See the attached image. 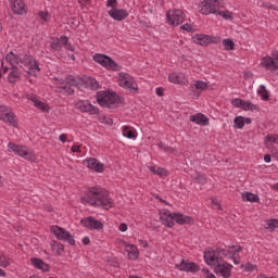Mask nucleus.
I'll return each instance as SVG.
<instances>
[{"label":"nucleus","instance_id":"nucleus-1","mask_svg":"<svg viewBox=\"0 0 278 278\" xmlns=\"http://www.w3.org/2000/svg\"><path fill=\"white\" fill-rule=\"evenodd\" d=\"M80 201L85 205L88 203L93 207H102L103 210H110L112 207V198H110V192L102 188H89Z\"/></svg>","mask_w":278,"mask_h":278},{"label":"nucleus","instance_id":"nucleus-2","mask_svg":"<svg viewBox=\"0 0 278 278\" xmlns=\"http://www.w3.org/2000/svg\"><path fill=\"white\" fill-rule=\"evenodd\" d=\"M220 8H225L224 0H203L200 12L204 14V16H208V14H218V16L226 18V21H233V14L229 11H220Z\"/></svg>","mask_w":278,"mask_h":278},{"label":"nucleus","instance_id":"nucleus-3","mask_svg":"<svg viewBox=\"0 0 278 278\" xmlns=\"http://www.w3.org/2000/svg\"><path fill=\"white\" fill-rule=\"evenodd\" d=\"M99 105L114 110L121 103V97L114 92L99 91L96 96Z\"/></svg>","mask_w":278,"mask_h":278},{"label":"nucleus","instance_id":"nucleus-4","mask_svg":"<svg viewBox=\"0 0 278 278\" xmlns=\"http://www.w3.org/2000/svg\"><path fill=\"white\" fill-rule=\"evenodd\" d=\"M60 85L59 89L61 92H65V94H73L75 92L74 88H84V79L79 77L75 78V76H67L65 81H60Z\"/></svg>","mask_w":278,"mask_h":278},{"label":"nucleus","instance_id":"nucleus-5","mask_svg":"<svg viewBox=\"0 0 278 278\" xmlns=\"http://www.w3.org/2000/svg\"><path fill=\"white\" fill-rule=\"evenodd\" d=\"M106 8H111L108 12L109 16L113 18V21H125L127 16H129V12L125 9H118V1L117 0H108Z\"/></svg>","mask_w":278,"mask_h":278},{"label":"nucleus","instance_id":"nucleus-6","mask_svg":"<svg viewBox=\"0 0 278 278\" xmlns=\"http://www.w3.org/2000/svg\"><path fill=\"white\" fill-rule=\"evenodd\" d=\"M93 60L98 64H101V66H103L108 71H121V68L118 67V64L112 58L105 54L96 53L93 55Z\"/></svg>","mask_w":278,"mask_h":278},{"label":"nucleus","instance_id":"nucleus-7","mask_svg":"<svg viewBox=\"0 0 278 278\" xmlns=\"http://www.w3.org/2000/svg\"><path fill=\"white\" fill-rule=\"evenodd\" d=\"M51 233L55 235L58 240H63L64 242H68L72 247H75V238L71 235V232L66 231V229L60 226H51Z\"/></svg>","mask_w":278,"mask_h":278},{"label":"nucleus","instance_id":"nucleus-8","mask_svg":"<svg viewBox=\"0 0 278 278\" xmlns=\"http://www.w3.org/2000/svg\"><path fill=\"white\" fill-rule=\"evenodd\" d=\"M20 66L21 68H24L26 73H29V71H40L38 62H36V59L29 54L20 58Z\"/></svg>","mask_w":278,"mask_h":278},{"label":"nucleus","instance_id":"nucleus-9","mask_svg":"<svg viewBox=\"0 0 278 278\" xmlns=\"http://www.w3.org/2000/svg\"><path fill=\"white\" fill-rule=\"evenodd\" d=\"M9 149L20 155V157H24V160H28V162H34L36 160V154L34 151L27 150L26 147L16 146L14 143L9 144Z\"/></svg>","mask_w":278,"mask_h":278},{"label":"nucleus","instance_id":"nucleus-10","mask_svg":"<svg viewBox=\"0 0 278 278\" xmlns=\"http://www.w3.org/2000/svg\"><path fill=\"white\" fill-rule=\"evenodd\" d=\"M119 86L126 88V90H134L138 92V84L134 80V76L127 73H119Z\"/></svg>","mask_w":278,"mask_h":278},{"label":"nucleus","instance_id":"nucleus-11","mask_svg":"<svg viewBox=\"0 0 278 278\" xmlns=\"http://www.w3.org/2000/svg\"><path fill=\"white\" fill-rule=\"evenodd\" d=\"M167 23L169 25H181L184 23L186 15L184 14V11L179 9L169 10L166 13Z\"/></svg>","mask_w":278,"mask_h":278},{"label":"nucleus","instance_id":"nucleus-12","mask_svg":"<svg viewBox=\"0 0 278 278\" xmlns=\"http://www.w3.org/2000/svg\"><path fill=\"white\" fill-rule=\"evenodd\" d=\"M262 64L265 66L266 71H278V51L271 52V56L263 58Z\"/></svg>","mask_w":278,"mask_h":278},{"label":"nucleus","instance_id":"nucleus-13","mask_svg":"<svg viewBox=\"0 0 278 278\" xmlns=\"http://www.w3.org/2000/svg\"><path fill=\"white\" fill-rule=\"evenodd\" d=\"M175 268L177 270H182L184 273H199L201 268L194 262L189 260H182L180 264H176Z\"/></svg>","mask_w":278,"mask_h":278},{"label":"nucleus","instance_id":"nucleus-14","mask_svg":"<svg viewBox=\"0 0 278 278\" xmlns=\"http://www.w3.org/2000/svg\"><path fill=\"white\" fill-rule=\"evenodd\" d=\"M80 224L84 226V227H87V229H91V230H99V229H103V223L99 222V219L92 217V216H89L87 218H84L80 220Z\"/></svg>","mask_w":278,"mask_h":278},{"label":"nucleus","instance_id":"nucleus-15","mask_svg":"<svg viewBox=\"0 0 278 278\" xmlns=\"http://www.w3.org/2000/svg\"><path fill=\"white\" fill-rule=\"evenodd\" d=\"M218 251H223V249H217L216 252L214 251H205L204 252V261L208 266H216L220 262V255L218 254Z\"/></svg>","mask_w":278,"mask_h":278},{"label":"nucleus","instance_id":"nucleus-16","mask_svg":"<svg viewBox=\"0 0 278 278\" xmlns=\"http://www.w3.org/2000/svg\"><path fill=\"white\" fill-rule=\"evenodd\" d=\"M76 110H79L80 112H85L87 114H99V108L92 106L90 102L88 101H79L76 103Z\"/></svg>","mask_w":278,"mask_h":278},{"label":"nucleus","instance_id":"nucleus-17","mask_svg":"<svg viewBox=\"0 0 278 278\" xmlns=\"http://www.w3.org/2000/svg\"><path fill=\"white\" fill-rule=\"evenodd\" d=\"M231 268H232L231 264H228V263L220 264L219 262L215 266V273L216 275H220L224 278H229L231 277Z\"/></svg>","mask_w":278,"mask_h":278},{"label":"nucleus","instance_id":"nucleus-18","mask_svg":"<svg viewBox=\"0 0 278 278\" xmlns=\"http://www.w3.org/2000/svg\"><path fill=\"white\" fill-rule=\"evenodd\" d=\"M229 249H235L233 252L231 251H225V250H218V255H225V257H227V255H230L231 260L233 261V264H240V258H238L237 253H240V251H242V247L240 245H230Z\"/></svg>","mask_w":278,"mask_h":278},{"label":"nucleus","instance_id":"nucleus-19","mask_svg":"<svg viewBox=\"0 0 278 278\" xmlns=\"http://www.w3.org/2000/svg\"><path fill=\"white\" fill-rule=\"evenodd\" d=\"M203 90H207V83L203 80H195L194 84L190 85V91L195 97H200Z\"/></svg>","mask_w":278,"mask_h":278},{"label":"nucleus","instance_id":"nucleus-20","mask_svg":"<svg viewBox=\"0 0 278 278\" xmlns=\"http://www.w3.org/2000/svg\"><path fill=\"white\" fill-rule=\"evenodd\" d=\"M85 164H87L88 168L91 170H94L96 173H103V163L99 162V160L94 157L87 159L84 161Z\"/></svg>","mask_w":278,"mask_h":278},{"label":"nucleus","instance_id":"nucleus-21","mask_svg":"<svg viewBox=\"0 0 278 278\" xmlns=\"http://www.w3.org/2000/svg\"><path fill=\"white\" fill-rule=\"evenodd\" d=\"M191 123H195L197 125H201L202 127H206V125H210V118L205 116L203 113H197L194 115H191L189 117Z\"/></svg>","mask_w":278,"mask_h":278},{"label":"nucleus","instance_id":"nucleus-22","mask_svg":"<svg viewBox=\"0 0 278 278\" xmlns=\"http://www.w3.org/2000/svg\"><path fill=\"white\" fill-rule=\"evenodd\" d=\"M160 219L162 225H165V227H175V213L165 212L161 215Z\"/></svg>","mask_w":278,"mask_h":278},{"label":"nucleus","instance_id":"nucleus-23","mask_svg":"<svg viewBox=\"0 0 278 278\" xmlns=\"http://www.w3.org/2000/svg\"><path fill=\"white\" fill-rule=\"evenodd\" d=\"M174 220L177 223V225H192V223H194L192 217L181 213H174Z\"/></svg>","mask_w":278,"mask_h":278},{"label":"nucleus","instance_id":"nucleus-24","mask_svg":"<svg viewBox=\"0 0 278 278\" xmlns=\"http://www.w3.org/2000/svg\"><path fill=\"white\" fill-rule=\"evenodd\" d=\"M10 73L8 76V81L9 84H16V81H18V79H21V68H18V66H12L10 67Z\"/></svg>","mask_w":278,"mask_h":278},{"label":"nucleus","instance_id":"nucleus-25","mask_svg":"<svg viewBox=\"0 0 278 278\" xmlns=\"http://www.w3.org/2000/svg\"><path fill=\"white\" fill-rule=\"evenodd\" d=\"M193 42H195V45H201V47H207L210 43L213 42L212 37L207 36V35H195L193 37Z\"/></svg>","mask_w":278,"mask_h":278},{"label":"nucleus","instance_id":"nucleus-26","mask_svg":"<svg viewBox=\"0 0 278 278\" xmlns=\"http://www.w3.org/2000/svg\"><path fill=\"white\" fill-rule=\"evenodd\" d=\"M30 262L35 268L42 270V273H49V264L45 263L41 258L33 257Z\"/></svg>","mask_w":278,"mask_h":278},{"label":"nucleus","instance_id":"nucleus-27","mask_svg":"<svg viewBox=\"0 0 278 278\" xmlns=\"http://www.w3.org/2000/svg\"><path fill=\"white\" fill-rule=\"evenodd\" d=\"M0 121H3V123H8L12 127H18V122H16V115L14 114V112H12V110L4 114Z\"/></svg>","mask_w":278,"mask_h":278},{"label":"nucleus","instance_id":"nucleus-28","mask_svg":"<svg viewBox=\"0 0 278 278\" xmlns=\"http://www.w3.org/2000/svg\"><path fill=\"white\" fill-rule=\"evenodd\" d=\"M79 79H83V88H90L91 90H99V83L94 78H88V77H79Z\"/></svg>","mask_w":278,"mask_h":278},{"label":"nucleus","instance_id":"nucleus-29","mask_svg":"<svg viewBox=\"0 0 278 278\" xmlns=\"http://www.w3.org/2000/svg\"><path fill=\"white\" fill-rule=\"evenodd\" d=\"M11 10L13 14H25V3L21 0L11 2Z\"/></svg>","mask_w":278,"mask_h":278},{"label":"nucleus","instance_id":"nucleus-30","mask_svg":"<svg viewBox=\"0 0 278 278\" xmlns=\"http://www.w3.org/2000/svg\"><path fill=\"white\" fill-rule=\"evenodd\" d=\"M28 101H31L35 105V108H38V110H41V112H49V106L45 104V102L38 100V98L34 94H29L27 97Z\"/></svg>","mask_w":278,"mask_h":278},{"label":"nucleus","instance_id":"nucleus-31","mask_svg":"<svg viewBox=\"0 0 278 278\" xmlns=\"http://www.w3.org/2000/svg\"><path fill=\"white\" fill-rule=\"evenodd\" d=\"M124 247L129 249L127 250L129 260H138V257H140V251H138V247L134 244H127V242H124Z\"/></svg>","mask_w":278,"mask_h":278},{"label":"nucleus","instance_id":"nucleus-32","mask_svg":"<svg viewBox=\"0 0 278 278\" xmlns=\"http://www.w3.org/2000/svg\"><path fill=\"white\" fill-rule=\"evenodd\" d=\"M243 201H249L250 203H260V197L252 192L242 193Z\"/></svg>","mask_w":278,"mask_h":278},{"label":"nucleus","instance_id":"nucleus-33","mask_svg":"<svg viewBox=\"0 0 278 278\" xmlns=\"http://www.w3.org/2000/svg\"><path fill=\"white\" fill-rule=\"evenodd\" d=\"M241 110H250L251 112H260V106L256 104H253L251 101H244L243 100V104L241 106Z\"/></svg>","mask_w":278,"mask_h":278},{"label":"nucleus","instance_id":"nucleus-34","mask_svg":"<svg viewBox=\"0 0 278 278\" xmlns=\"http://www.w3.org/2000/svg\"><path fill=\"white\" fill-rule=\"evenodd\" d=\"M7 62H10L11 67L14 66V64H20L21 63V58L18 55L14 54V52H10L7 58Z\"/></svg>","mask_w":278,"mask_h":278},{"label":"nucleus","instance_id":"nucleus-35","mask_svg":"<svg viewBox=\"0 0 278 278\" xmlns=\"http://www.w3.org/2000/svg\"><path fill=\"white\" fill-rule=\"evenodd\" d=\"M257 94H260L263 101H268V99H270V96L268 94V89H266V86L264 85L260 86Z\"/></svg>","mask_w":278,"mask_h":278},{"label":"nucleus","instance_id":"nucleus-36","mask_svg":"<svg viewBox=\"0 0 278 278\" xmlns=\"http://www.w3.org/2000/svg\"><path fill=\"white\" fill-rule=\"evenodd\" d=\"M149 170L153 173V175H157L159 177H165L166 175V169L162 167H155V166H148Z\"/></svg>","mask_w":278,"mask_h":278},{"label":"nucleus","instance_id":"nucleus-37","mask_svg":"<svg viewBox=\"0 0 278 278\" xmlns=\"http://www.w3.org/2000/svg\"><path fill=\"white\" fill-rule=\"evenodd\" d=\"M266 147H270V144H278V135H267L265 139Z\"/></svg>","mask_w":278,"mask_h":278},{"label":"nucleus","instance_id":"nucleus-38","mask_svg":"<svg viewBox=\"0 0 278 278\" xmlns=\"http://www.w3.org/2000/svg\"><path fill=\"white\" fill-rule=\"evenodd\" d=\"M233 127L235 129H244V117L243 116H237L233 121Z\"/></svg>","mask_w":278,"mask_h":278},{"label":"nucleus","instance_id":"nucleus-39","mask_svg":"<svg viewBox=\"0 0 278 278\" xmlns=\"http://www.w3.org/2000/svg\"><path fill=\"white\" fill-rule=\"evenodd\" d=\"M12 264V260L8 257L5 254H0V266L2 268H8Z\"/></svg>","mask_w":278,"mask_h":278},{"label":"nucleus","instance_id":"nucleus-40","mask_svg":"<svg viewBox=\"0 0 278 278\" xmlns=\"http://www.w3.org/2000/svg\"><path fill=\"white\" fill-rule=\"evenodd\" d=\"M123 136L125 138H129V139H136V132H134V130L129 129V126H124L123 127Z\"/></svg>","mask_w":278,"mask_h":278},{"label":"nucleus","instance_id":"nucleus-41","mask_svg":"<svg viewBox=\"0 0 278 278\" xmlns=\"http://www.w3.org/2000/svg\"><path fill=\"white\" fill-rule=\"evenodd\" d=\"M223 46L225 47L226 51H233L236 43L231 39H224Z\"/></svg>","mask_w":278,"mask_h":278},{"label":"nucleus","instance_id":"nucleus-42","mask_svg":"<svg viewBox=\"0 0 278 278\" xmlns=\"http://www.w3.org/2000/svg\"><path fill=\"white\" fill-rule=\"evenodd\" d=\"M61 42H63V47H65L67 51H75V48L73 47V45L68 43V37L66 36L61 37Z\"/></svg>","mask_w":278,"mask_h":278},{"label":"nucleus","instance_id":"nucleus-43","mask_svg":"<svg viewBox=\"0 0 278 278\" xmlns=\"http://www.w3.org/2000/svg\"><path fill=\"white\" fill-rule=\"evenodd\" d=\"M63 46H64V42H62V38L51 43V48L54 49L55 51H60V49H62Z\"/></svg>","mask_w":278,"mask_h":278},{"label":"nucleus","instance_id":"nucleus-44","mask_svg":"<svg viewBox=\"0 0 278 278\" xmlns=\"http://www.w3.org/2000/svg\"><path fill=\"white\" fill-rule=\"evenodd\" d=\"M38 16L41 18V21H43V23H49L50 16L48 11H40Z\"/></svg>","mask_w":278,"mask_h":278},{"label":"nucleus","instance_id":"nucleus-45","mask_svg":"<svg viewBox=\"0 0 278 278\" xmlns=\"http://www.w3.org/2000/svg\"><path fill=\"white\" fill-rule=\"evenodd\" d=\"M266 229H270V231H275V229H278V219H271L268 224Z\"/></svg>","mask_w":278,"mask_h":278},{"label":"nucleus","instance_id":"nucleus-46","mask_svg":"<svg viewBox=\"0 0 278 278\" xmlns=\"http://www.w3.org/2000/svg\"><path fill=\"white\" fill-rule=\"evenodd\" d=\"M12 109L5 106V105H0V119L5 116L9 112H11Z\"/></svg>","mask_w":278,"mask_h":278},{"label":"nucleus","instance_id":"nucleus-47","mask_svg":"<svg viewBox=\"0 0 278 278\" xmlns=\"http://www.w3.org/2000/svg\"><path fill=\"white\" fill-rule=\"evenodd\" d=\"M244 103V100L242 99H232L231 101V104L235 106V108H241L242 109V105Z\"/></svg>","mask_w":278,"mask_h":278},{"label":"nucleus","instance_id":"nucleus-48","mask_svg":"<svg viewBox=\"0 0 278 278\" xmlns=\"http://www.w3.org/2000/svg\"><path fill=\"white\" fill-rule=\"evenodd\" d=\"M195 181H197L198 184L204 185V184H207V178L205 177V175H198V176L195 177Z\"/></svg>","mask_w":278,"mask_h":278},{"label":"nucleus","instance_id":"nucleus-49","mask_svg":"<svg viewBox=\"0 0 278 278\" xmlns=\"http://www.w3.org/2000/svg\"><path fill=\"white\" fill-rule=\"evenodd\" d=\"M160 149H164L166 153H175V149L170 147L164 146V143L160 142L159 143Z\"/></svg>","mask_w":278,"mask_h":278},{"label":"nucleus","instance_id":"nucleus-50","mask_svg":"<svg viewBox=\"0 0 278 278\" xmlns=\"http://www.w3.org/2000/svg\"><path fill=\"white\" fill-rule=\"evenodd\" d=\"M168 80H169L172 84H179V76H177V75H175V74H169Z\"/></svg>","mask_w":278,"mask_h":278},{"label":"nucleus","instance_id":"nucleus-51","mask_svg":"<svg viewBox=\"0 0 278 278\" xmlns=\"http://www.w3.org/2000/svg\"><path fill=\"white\" fill-rule=\"evenodd\" d=\"M180 29H184V31H192V25L190 24H184Z\"/></svg>","mask_w":278,"mask_h":278},{"label":"nucleus","instance_id":"nucleus-52","mask_svg":"<svg viewBox=\"0 0 278 278\" xmlns=\"http://www.w3.org/2000/svg\"><path fill=\"white\" fill-rule=\"evenodd\" d=\"M102 123H106V125H112L114 123V121L110 117L103 116Z\"/></svg>","mask_w":278,"mask_h":278},{"label":"nucleus","instance_id":"nucleus-53","mask_svg":"<svg viewBox=\"0 0 278 278\" xmlns=\"http://www.w3.org/2000/svg\"><path fill=\"white\" fill-rule=\"evenodd\" d=\"M56 253H58V255H62V253H64V244L60 243L58 245Z\"/></svg>","mask_w":278,"mask_h":278},{"label":"nucleus","instance_id":"nucleus-54","mask_svg":"<svg viewBox=\"0 0 278 278\" xmlns=\"http://www.w3.org/2000/svg\"><path fill=\"white\" fill-rule=\"evenodd\" d=\"M243 77H244V79H253V73H251V72H245V73L243 74Z\"/></svg>","mask_w":278,"mask_h":278},{"label":"nucleus","instance_id":"nucleus-55","mask_svg":"<svg viewBox=\"0 0 278 278\" xmlns=\"http://www.w3.org/2000/svg\"><path fill=\"white\" fill-rule=\"evenodd\" d=\"M157 97H164V89L162 87L156 88Z\"/></svg>","mask_w":278,"mask_h":278},{"label":"nucleus","instance_id":"nucleus-56","mask_svg":"<svg viewBox=\"0 0 278 278\" xmlns=\"http://www.w3.org/2000/svg\"><path fill=\"white\" fill-rule=\"evenodd\" d=\"M72 152L73 153H80L81 152L80 147L79 146H73L72 147Z\"/></svg>","mask_w":278,"mask_h":278},{"label":"nucleus","instance_id":"nucleus-57","mask_svg":"<svg viewBox=\"0 0 278 278\" xmlns=\"http://www.w3.org/2000/svg\"><path fill=\"white\" fill-rule=\"evenodd\" d=\"M119 231H122L123 233H124V231H127V224L122 223V224L119 225Z\"/></svg>","mask_w":278,"mask_h":278},{"label":"nucleus","instance_id":"nucleus-58","mask_svg":"<svg viewBox=\"0 0 278 278\" xmlns=\"http://www.w3.org/2000/svg\"><path fill=\"white\" fill-rule=\"evenodd\" d=\"M212 203H213V205H217L218 210H222V206H220V204L218 203V199L212 198Z\"/></svg>","mask_w":278,"mask_h":278},{"label":"nucleus","instance_id":"nucleus-59","mask_svg":"<svg viewBox=\"0 0 278 278\" xmlns=\"http://www.w3.org/2000/svg\"><path fill=\"white\" fill-rule=\"evenodd\" d=\"M66 138H68V137L66 136V134H61V135L59 136V140H60L61 142H66Z\"/></svg>","mask_w":278,"mask_h":278},{"label":"nucleus","instance_id":"nucleus-60","mask_svg":"<svg viewBox=\"0 0 278 278\" xmlns=\"http://www.w3.org/2000/svg\"><path fill=\"white\" fill-rule=\"evenodd\" d=\"M271 157H275L276 160H278V150L277 149L271 150Z\"/></svg>","mask_w":278,"mask_h":278},{"label":"nucleus","instance_id":"nucleus-61","mask_svg":"<svg viewBox=\"0 0 278 278\" xmlns=\"http://www.w3.org/2000/svg\"><path fill=\"white\" fill-rule=\"evenodd\" d=\"M83 244H85V245L90 244V238L84 237V238H83Z\"/></svg>","mask_w":278,"mask_h":278},{"label":"nucleus","instance_id":"nucleus-62","mask_svg":"<svg viewBox=\"0 0 278 278\" xmlns=\"http://www.w3.org/2000/svg\"><path fill=\"white\" fill-rule=\"evenodd\" d=\"M139 244H141L144 249H147V247H149V242H147L144 240H139Z\"/></svg>","mask_w":278,"mask_h":278},{"label":"nucleus","instance_id":"nucleus-63","mask_svg":"<svg viewBox=\"0 0 278 278\" xmlns=\"http://www.w3.org/2000/svg\"><path fill=\"white\" fill-rule=\"evenodd\" d=\"M271 155L270 154H266L265 156H264V162H267V163H269L270 161H271Z\"/></svg>","mask_w":278,"mask_h":278},{"label":"nucleus","instance_id":"nucleus-64","mask_svg":"<svg viewBox=\"0 0 278 278\" xmlns=\"http://www.w3.org/2000/svg\"><path fill=\"white\" fill-rule=\"evenodd\" d=\"M206 278H216V276H214V274H206Z\"/></svg>","mask_w":278,"mask_h":278}]
</instances>
